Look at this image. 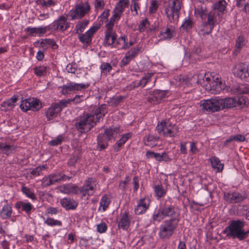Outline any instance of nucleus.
Here are the masks:
<instances>
[{
  "mask_svg": "<svg viewBox=\"0 0 249 249\" xmlns=\"http://www.w3.org/2000/svg\"><path fill=\"white\" fill-rule=\"evenodd\" d=\"M107 113L106 105H102L94 108L92 114L87 113L78 119L75 124L77 130L81 133L89 131L97 122Z\"/></svg>",
  "mask_w": 249,
  "mask_h": 249,
  "instance_id": "f257e3e1",
  "label": "nucleus"
},
{
  "mask_svg": "<svg viewBox=\"0 0 249 249\" xmlns=\"http://www.w3.org/2000/svg\"><path fill=\"white\" fill-rule=\"evenodd\" d=\"M245 222L241 220H231L229 223L228 227H226L224 232L227 233V236L233 238H237L242 240L246 238L249 233V230L245 231L243 228Z\"/></svg>",
  "mask_w": 249,
  "mask_h": 249,
  "instance_id": "f03ea898",
  "label": "nucleus"
},
{
  "mask_svg": "<svg viewBox=\"0 0 249 249\" xmlns=\"http://www.w3.org/2000/svg\"><path fill=\"white\" fill-rule=\"evenodd\" d=\"M179 215L177 209L173 205L165 204L153 214V218L154 221L158 222H160L166 217H169L168 220H179Z\"/></svg>",
  "mask_w": 249,
  "mask_h": 249,
  "instance_id": "7ed1b4c3",
  "label": "nucleus"
},
{
  "mask_svg": "<svg viewBox=\"0 0 249 249\" xmlns=\"http://www.w3.org/2000/svg\"><path fill=\"white\" fill-rule=\"evenodd\" d=\"M179 220H165L160 225L159 235L161 239L169 238L178 227Z\"/></svg>",
  "mask_w": 249,
  "mask_h": 249,
  "instance_id": "20e7f679",
  "label": "nucleus"
},
{
  "mask_svg": "<svg viewBox=\"0 0 249 249\" xmlns=\"http://www.w3.org/2000/svg\"><path fill=\"white\" fill-rule=\"evenodd\" d=\"M119 133V129L117 127L107 129L104 134H100L97 138L98 148L100 150L105 149L107 146V142L114 138Z\"/></svg>",
  "mask_w": 249,
  "mask_h": 249,
  "instance_id": "39448f33",
  "label": "nucleus"
},
{
  "mask_svg": "<svg viewBox=\"0 0 249 249\" xmlns=\"http://www.w3.org/2000/svg\"><path fill=\"white\" fill-rule=\"evenodd\" d=\"M156 130L159 134L167 137H175L178 132V127L169 121L160 122Z\"/></svg>",
  "mask_w": 249,
  "mask_h": 249,
  "instance_id": "423d86ee",
  "label": "nucleus"
},
{
  "mask_svg": "<svg viewBox=\"0 0 249 249\" xmlns=\"http://www.w3.org/2000/svg\"><path fill=\"white\" fill-rule=\"evenodd\" d=\"M96 188V181L93 178H89L85 181L84 185L79 188V194L82 199H89L92 196Z\"/></svg>",
  "mask_w": 249,
  "mask_h": 249,
  "instance_id": "0eeeda50",
  "label": "nucleus"
},
{
  "mask_svg": "<svg viewBox=\"0 0 249 249\" xmlns=\"http://www.w3.org/2000/svg\"><path fill=\"white\" fill-rule=\"evenodd\" d=\"M181 6L182 4H179V2L172 1L171 5L165 7V12L170 22L176 23L178 21Z\"/></svg>",
  "mask_w": 249,
  "mask_h": 249,
  "instance_id": "6e6552de",
  "label": "nucleus"
},
{
  "mask_svg": "<svg viewBox=\"0 0 249 249\" xmlns=\"http://www.w3.org/2000/svg\"><path fill=\"white\" fill-rule=\"evenodd\" d=\"M202 109L205 111L214 112L221 109V102L220 98H211L208 100H203L200 102Z\"/></svg>",
  "mask_w": 249,
  "mask_h": 249,
  "instance_id": "1a4fd4ad",
  "label": "nucleus"
},
{
  "mask_svg": "<svg viewBox=\"0 0 249 249\" xmlns=\"http://www.w3.org/2000/svg\"><path fill=\"white\" fill-rule=\"evenodd\" d=\"M90 7L88 2L80 3L75 6L74 9L71 10L69 15L71 19H80L83 18L90 10Z\"/></svg>",
  "mask_w": 249,
  "mask_h": 249,
  "instance_id": "9d476101",
  "label": "nucleus"
},
{
  "mask_svg": "<svg viewBox=\"0 0 249 249\" xmlns=\"http://www.w3.org/2000/svg\"><path fill=\"white\" fill-rule=\"evenodd\" d=\"M232 72L237 77L249 82V66L244 63L236 64L232 68Z\"/></svg>",
  "mask_w": 249,
  "mask_h": 249,
  "instance_id": "9b49d317",
  "label": "nucleus"
},
{
  "mask_svg": "<svg viewBox=\"0 0 249 249\" xmlns=\"http://www.w3.org/2000/svg\"><path fill=\"white\" fill-rule=\"evenodd\" d=\"M20 107L21 110L25 112L29 110L35 111L41 107V104L37 99L28 98L21 101Z\"/></svg>",
  "mask_w": 249,
  "mask_h": 249,
  "instance_id": "f8f14e48",
  "label": "nucleus"
},
{
  "mask_svg": "<svg viewBox=\"0 0 249 249\" xmlns=\"http://www.w3.org/2000/svg\"><path fill=\"white\" fill-rule=\"evenodd\" d=\"M88 85L71 82L62 87L61 93L64 95L69 94L71 91H81L86 89Z\"/></svg>",
  "mask_w": 249,
  "mask_h": 249,
  "instance_id": "ddd939ff",
  "label": "nucleus"
},
{
  "mask_svg": "<svg viewBox=\"0 0 249 249\" xmlns=\"http://www.w3.org/2000/svg\"><path fill=\"white\" fill-rule=\"evenodd\" d=\"M224 197L226 201L231 203H239L247 197L245 195L237 192L225 193Z\"/></svg>",
  "mask_w": 249,
  "mask_h": 249,
  "instance_id": "4468645a",
  "label": "nucleus"
},
{
  "mask_svg": "<svg viewBox=\"0 0 249 249\" xmlns=\"http://www.w3.org/2000/svg\"><path fill=\"white\" fill-rule=\"evenodd\" d=\"M54 30L63 32L70 27V23L67 22V18L64 16H60L53 23Z\"/></svg>",
  "mask_w": 249,
  "mask_h": 249,
  "instance_id": "2eb2a0df",
  "label": "nucleus"
},
{
  "mask_svg": "<svg viewBox=\"0 0 249 249\" xmlns=\"http://www.w3.org/2000/svg\"><path fill=\"white\" fill-rule=\"evenodd\" d=\"M98 27L92 26L84 34H79V39L81 42L86 44H89L91 41V38L94 34L98 30Z\"/></svg>",
  "mask_w": 249,
  "mask_h": 249,
  "instance_id": "dca6fc26",
  "label": "nucleus"
},
{
  "mask_svg": "<svg viewBox=\"0 0 249 249\" xmlns=\"http://www.w3.org/2000/svg\"><path fill=\"white\" fill-rule=\"evenodd\" d=\"M150 204L149 198L144 197L140 199L135 208V213L137 214H141L145 213L148 209Z\"/></svg>",
  "mask_w": 249,
  "mask_h": 249,
  "instance_id": "f3484780",
  "label": "nucleus"
},
{
  "mask_svg": "<svg viewBox=\"0 0 249 249\" xmlns=\"http://www.w3.org/2000/svg\"><path fill=\"white\" fill-rule=\"evenodd\" d=\"M129 2V0H119L117 2L113 10V13L117 18H120L124 11L125 8L128 6Z\"/></svg>",
  "mask_w": 249,
  "mask_h": 249,
  "instance_id": "a211bd4d",
  "label": "nucleus"
},
{
  "mask_svg": "<svg viewBox=\"0 0 249 249\" xmlns=\"http://www.w3.org/2000/svg\"><path fill=\"white\" fill-rule=\"evenodd\" d=\"M61 111V109L58 105L53 104L48 108L45 112V115L47 120L50 121L55 118Z\"/></svg>",
  "mask_w": 249,
  "mask_h": 249,
  "instance_id": "6ab92c4d",
  "label": "nucleus"
},
{
  "mask_svg": "<svg viewBox=\"0 0 249 249\" xmlns=\"http://www.w3.org/2000/svg\"><path fill=\"white\" fill-rule=\"evenodd\" d=\"M60 191L66 194L77 195L79 193V188L74 184H68L62 186Z\"/></svg>",
  "mask_w": 249,
  "mask_h": 249,
  "instance_id": "aec40b11",
  "label": "nucleus"
},
{
  "mask_svg": "<svg viewBox=\"0 0 249 249\" xmlns=\"http://www.w3.org/2000/svg\"><path fill=\"white\" fill-rule=\"evenodd\" d=\"M63 207L66 210H74L78 205V203L72 199L70 198H63L60 201Z\"/></svg>",
  "mask_w": 249,
  "mask_h": 249,
  "instance_id": "412c9836",
  "label": "nucleus"
},
{
  "mask_svg": "<svg viewBox=\"0 0 249 249\" xmlns=\"http://www.w3.org/2000/svg\"><path fill=\"white\" fill-rule=\"evenodd\" d=\"M220 101L221 102V109L237 107V100L234 98H227L224 99L220 98Z\"/></svg>",
  "mask_w": 249,
  "mask_h": 249,
  "instance_id": "4be33fe9",
  "label": "nucleus"
},
{
  "mask_svg": "<svg viewBox=\"0 0 249 249\" xmlns=\"http://www.w3.org/2000/svg\"><path fill=\"white\" fill-rule=\"evenodd\" d=\"M167 92L166 91L156 90L153 91V94L154 97L156 99L155 101H152L151 98H148L147 101L151 104H157L160 102V101L163 98L166 96Z\"/></svg>",
  "mask_w": 249,
  "mask_h": 249,
  "instance_id": "5701e85b",
  "label": "nucleus"
},
{
  "mask_svg": "<svg viewBox=\"0 0 249 249\" xmlns=\"http://www.w3.org/2000/svg\"><path fill=\"white\" fill-rule=\"evenodd\" d=\"M215 18V12L214 11H212L209 13L208 17V21L207 24L210 25V28L207 31H204V29H201V32L203 35L205 36L206 35H209L212 32V31L213 28L214 24V19Z\"/></svg>",
  "mask_w": 249,
  "mask_h": 249,
  "instance_id": "b1692460",
  "label": "nucleus"
},
{
  "mask_svg": "<svg viewBox=\"0 0 249 249\" xmlns=\"http://www.w3.org/2000/svg\"><path fill=\"white\" fill-rule=\"evenodd\" d=\"M130 219L127 213H124L122 214L120 220L118 223V226L119 229L127 230L130 225Z\"/></svg>",
  "mask_w": 249,
  "mask_h": 249,
  "instance_id": "393cba45",
  "label": "nucleus"
},
{
  "mask_svg": "<svg viewBox=\"0 0 249 249\" xmlns=\"http://www.w3.org/2000/svg\"><path fill=\"white\" fill-rule=\"evenodd\" d=\"M47 30V27H40L38 28L28 27L25 29V31L33 36L36 35L41 36L46 32Z\"/></svg>",
  "mask_w": 249,
  "mask_h": 249,
  "instance_id": "a878e982",
  "label": "nucleus"
},
{
  "mask_svg": "<svg viewBox=\"0 0 249 249\" xmlns=\"http://www.w3.org/2000/svg\"><path fill=\"white\" fill-rule=\"evenodd\" d=\"M56 177V175L55 174L44 177L41 180L42 185L43 187H47L57 182L58 179Z\"/></svg>",
  "mask_w": 249,
  "mask_h": 249,
  "instance_id": "bb28decb",
  "label": "nucleus"
},
{
  "mask_svg": "<svg viewBox=\"0 0 249 249\" xmlns=\"http://www.w3.org/2000/svg\"><path fill=\"white\" fill-rule=\"evenodd\" d=\"M117 36L113 30H106L105 42L107 45H112L116 40Z\"/></svg>",
  "mask_w": 249,
  "mask_h": 249,
  "instance_id": "cd10ccee",
  "label": "nucleus"
},
{
  "mask_svg": "<svg viewBox=\"0 0 249 249\" xmlns=\"http://www.w3.org/2000/svg\"><path fill=\"white\" fill-rule=\"evenodd\" d=\"M209 160L213 168L216 169L217 172L222 171L224 165L220 162L218 158L215 156H213L210 158Z\"/></svg>",
  "mask_w": 249,
  "mask_h": 249,
  "instance_id": "c85d7f7f",
  "label": "nucleus"
},
{
  "mask_svg": "<svg viewBox=\"0 0 249 249\" xmlns=\"http://www.w3.org/2000/svg\"><path fill=\"white\" fill-rule=\"evenodd\" d=\"M12 207L9 204H6L3 206L0 212L1 217L3 219H8L10 218L12 214Z\"/></svg>",
  "mask_w": 249,
  "mask_h": 249,
  "instance_id": "c756f323",
  "label": "nucleus"
},
{
  "mask_svg": "<svg viewBox=\"0 0 249 249\" xmlns=\"http://www.w3.org/2000/svg\"><path fill=\"white\" fill-rule=\"evenodd\" d=\"M17 101V98L14 96L10 99L4 101L2 104V107L4 108V110H9L13 108L15 106V103Z\"/></svg>",
  "mask_w": 249,
  "mask_h": 249,
  "instance_id": "7c9ffc66",
  "label": "nucleus"
},
{
  "mask_svg": "<svg viewBox=\"0 0 249 249\" xmlns=\"http://www.w3.org/2000/svg\"><path fill=\"white\" fill-rule=\"evenodd\" d=\"M110 202V198L106 195L103 196L100 202L99 211L102 210L103 212L106 211L108 208Z\"/></svg>",
  "mask_w": 249,
  "mask_h": 249,
  "instance_id": "2f4dec72",
  "label": "nucleus"
},
{
  "mask_svg": "<svg viewBox=\"0 0 249 249\" xmlns=\"http://www.w3.org/2000/svg\"><path fill=\"white\" fill-rule=\"evenodd\" d=\"M226 6L227 2L225 0H219L213 4V8L215 10L223 13L226 10Z\"/></svg>",
  "mask_w": 249,
  "mask_h": 249,
  "instance_id": "473e14b6",
  "label": "nucleus"
},
{
  "mask_svg": "<svg viewBox=\"0 0 249 249\" xmlns=\"http://www.w3.org/2000/svg\"><path fill=\"white\" fill-rule=\"evenodd\" d=\"M159 141V137H155L154 136L151 135H149L147 136L144 140L145 144L146 145L149 146L150 147H153L155 145H157Z\"/></svg>",
  "mask_w": 249,
  "mask_h": 249,
  "instance_id": "72a5a7b5",
  "label": "nucleus"
},
{
  "mask_svg": "<svg viewBox=\"0 0 249 249\" xmlns=\"http://www.w3.org/2000/svg\"><path fill=\"white\" fill-rule=\"evenodd\" d=\"M17 209H21L27 213H29L32 209L33 206L30 203H25L22 201L17 202L15 205Z\"/></svg>",
  "mask_w": 249,
  "mask_h": 249,
  "instance_id": "f704fd0d",
  "label": "nucleus"
},
{
  "mask_svg": "<svg viewBox=\"0 0 249 249\" xmlns=\"http://www.w3.org/2000/svg\"><path fill=\"white\" fill-rule=\"evenodd\" d=\"M194 25V22L190 18H186L182 24L180 29L183 31H186L191 29Z\"/></svg>",
  "mask_w": 249,
  "mask_h": 249,
  "instance_id": "c9c22d12",
  "label": "nucleus"
},
{
  "mask_svg": "<svg viewBox=\"0 0 249 249\" xmlns=\"http://www.w3.org/2000/svg\"><path fill=\"white\" fill-rule=\"evenodd\" d=\"M175 32L174 30L166 28L164 31L160 32V37L161 39H170L174 36Z\"/></svg>",
  "mask_w": 249,
  "mask_h": 249,
  "instance_id": "e433bc0d",
  "label": "nucleus"
},
{
  "mask_svg": "<svg viewBox=\"0 0 249 249\" xmlns=\"http://www.w3.org/2000/svg\"><path fill=\"white\" fill-rule=\"evenodd\" d=\"M50 46L53 49H56L58 46L56 44L55 42L51 39H42L40 42V46L43 47L46 45Z\"/></svg>",
  "mask_w": 249,
  "mask_h": 249,
  "instance_id": "4c0bfd02",
  "label": "nucleus"
},
{
  "mask_svg": "<svg viewBox=\"0 0 249 249\" xmlns=\"http://www.w3.org/2000/svg\"><path fill=\"white\" fill-rule=\"evenodd\" d=\"M48 67L45 66H41L36 67L34 69L35 73L38 76H42L45 75L47 72Z\"/></svg>",
  "mask_w": 249,
  "mask_h": 249,
  "instance_id": "58836bf2",
  "label": "nucleus"
},
{
  "mask_svg": "<svg viewBox=\"0 0 249 249\" xmlns=\"http://www.w3.org/2000/svg\"><path fill=\"white\" fill-rule=\"evenodd\" d=\"M15 148L16 146L14 145H9L1 143L0 150L4 153L8 155L12 153L13 151L15 150Z\"/></svg>",
  "mask_w": 249,
  "mask_h": 249,
  "instance_id": "ea45409f",
  "label": "nucleus"
},
{
  "mask_svg": "<svg viewBox=\"0 0 249 249\" xmlns=\"http://www.w3.org/2000/svg\"><path fill=\"white\" fill-rule=\"evenodd\" d=\"M88 23L89 21L88 20H84L79 22L75 26L76 33L80 34L83 32Z\"/></svg>",
  "mask_w": 249,
  "mask_h": 249,
  "instance_id": "a19ab883",
  "label": "nucleus"
},
{
  "mask_svg": "<svg viewBox=\"0 0 249 249\" xmlns=\"http://www.w3.org/2000/svg\"><path fill=\"white\" fill-rule=\"evenodd\" d=\"M152 75L153 74L151 73L146 74L140 81L137 82V84L135 85V86H142V87H144L149 81Z\"/></svg>",
  "mask_w": 249,
  "mask_h": 249,
  "instance_id": "79ce46f5",
  "label": "nucleus"
},
{
  "mask_svg": "<svg viewBox=\"0 0 249 249\" xmlns=\"http://www.w3.org/2000/svg\"><path fill=\"white\" fill-rule=\"evenodd\" d=\"M154 192L158 197H161L165 195L166 190L164 189L161 185H157L154 187Z\"/></svg>",
  "mask_w": 249,
  "mask_h": 249,
  "instance_id": "37998d69",
  "label": "nucleus"
},
{
  "mask_svg": "<svg viewBox=\"0 0 249 249\" xmlns=\"http://www.w3.org/2000/svg\"><path fill=\"white\" fill-rule=\"evenodd\" d=\"M245 39L242 36H239L236 40L235 51L239 52L241 49L245 45Z\"/></svg>",
  "mask_w": 249,
  "mask_h": 249,
  "instance_id": "c03bdc74",
  "label": "nucleus"
},
{
  "mask_svg": "<svg viewBox=\"0 0 249 249\" xmlns=\"http://www.w3.org/2000/svg\"><path fill=\"white\" fill-rule=\"evenodd\" d=\"M77 98H79L78 96H75L73 99H69L67 100H62L58 103H55V105H58V106L62 108L67 107L68 104H70L71 102H72V100H75Z\"/></svg>",
  "mask_w": 249,
  "mask_h": 249,
  "instance_id": "a18cd8bd",
  "label": "nucleus"
},
{
  "mask_svg": "<svg viewBox=\"0 0 249 249\" xmlns=\"http://www.w3.org/2000/svg\"><path fill=\"white\" fill-rule=\"evenodd\" d=\"M21 190L23 193L29 198L32 200H35L36 198L35 194L29 188L23 186Z\"/></svg>",
  "mask_w": 249,
  "mask_h": 249,
  "instance_id": "49530a36",
  "label": "nucleus"
},
{
  "mask_svg": "<svg viewBox=\"0 0 249 249\" xmlns=\"http://www.w3.org/2000/svg\"><path fill=\"white\" fill-rule=\"evenodd\" d=\"M36 3L38 5H40L42 7H45L46 8L54 6L55 4V2L53 0H48L47 1L44 0H37Z\"/></svg>",
  "mask_w": 249,
  "mask_h": 249,
  "instance_id": "de8ad7c7",
  "label": "nucleus"
},
{
  "mask_svg": "<svg viewBox=\"0 0 249 249\" xmlns=\"http://www.w3.org/2000/svg\"><path fill=\"white\" fill-rule=\"evenodd\" d=\"M149 22L147 19L142 20L138 26V30L140 32H144L149 26Z\"/></svg>",
  "mask_w": 249,
  "mask_h": 249,
  "instance_id": "09e8293b",
  "label": "nucleus"
},
{
  "mask_svg": "<svg viewBox=\"0 0 249 249\" xmlns=\"http://www.w3.org/2000/svg\"><path fill=\"white\" fill-rule=\"evenodd\" d=\"M45 223L47 224L48 226H61L62 225V223L60 221L55 220L52 218H48L45 221Z\"/></svg>",
  "mask_w": 249,
  "mask_h": 249,
  "instance_id": "8fccbe9b",
  "label": "nucleus"
},
{
  "mask_svg": "<svg viewBox=\"0 0 249 249\" xmlns=\"http://www.w3.org/2000/svg\"><path fill=\"white\" fill-rule=\"evenodd\" d=\"M100 69L102 73L107 74L112 69V67L108 63H102L100 66Z\"/></svg>",
  "mask_w": 249,
  "mask_h": 249,
  "instance_id": "3c124183",
  "label": "nucleus"
},
{
  "mask_svg": "<svg viewBox=\"0 0 249 249\" xmlns=\"http://www.w3.org/2000/svg\"><path fill=\"white\" fill-rule=\"evenodd\" d=\"M130 136V134H125L122 136L121 138L116 142L119 149L122 146Z\"/></svg>",
  "mask_w": 249,
  "mask_h": 249,
  "instance_id": "603ef678",
  "label": "nucleus"
},
{
  "mask_svg": "<svg viewBox=\"0 0 249 249\" xmlns=\"http://www.w3.org/2000/svg\"><path fill=\"white\" fill-rule=\"evenodd\" d=\"M120 18H117V17L115 16V14L113 13V15L110 18L109 21L106 25L107 30H112V28L114 25V22L118 20Z\"/></svg>",
  "mask_w": 249,
  "mask_h": 249,
  "instance_id": "864d4df0",
  "label": "nucleus"
},
{
  "mask_svg": "<svg viewBox=\"0 0 249 249\" xmlns=\"http://www.w3.org/2000/svg\"><path fill=\"white\" fill-rule=\"evenodd\" d=\"M155 159L157 160L158 161H168L169 160V158L168 157V155L166 153H162L161 154L159 153H157V155L156 156Z\"/></svg>",
  "mask_w": 249,
  "mask_h": 249,
  "instance_id": "5fc2aeb1",
  "label": "nucleus"
},
{
  "mask_svg": "<svg viewBox=\"0 0 249 249\" xmlns=\"http://www.w3.org/2000/svg\"><path fill=\"white\" fill-rule=\"evenodd\" d=\"M105 6L104 0H95L94 7L96 11L102 10Z\"/></svg>",
  "mask_w": 249,
  "mask_h": 249,
  "instance_id": "6e6d98bb",
  "label": "nucleus"
},
{
  "mask_svg": "<svg viewBox=\"0 0 249 249\" xmlns=\"http://www.w3.org/2000/svg\"><path fill=\"white\" fill-rule=\"evenodd\" d=\"M230 91L233 94H241V85H233Z\"/></svg>",
  "mask_w": 249,
  "mask_h": 249,
  "instance_id": "4d7b16f0",
  "label": "nucleus"
},
{
  "mask_svg": "<svg viewBox=\"0 0 249 249\" xmlns=\"http://www.w3.org/2000/svg\"><path fill=\"white\" fill-rule=\"evenodd\" d=\"M117 43L122 45V49H126L128 48V44L126 42V37L125 36L119 37L117 40Z\"/></svg>",
  "mask_w": 249,
  "mask_h": 249,
  "instance_id": "13d9d810",
  "label": "nucleus"
},
{
  "mask_svg": "<svg viewBox=\"0 0 249 249\" xmlns=\"http://www.w3.org/2000/svg\"><path fill=\"white\" fill-rule=\"evenodd\" d=\"M46 168L45 165L38 166L33 170L31 174L33 175L39 176L41 174V172Z\"/></svg>",
  "mask_w": 249,
  "mask_h": 249,
  "instance_id": "bf43d9fd",
  "label": "nucleus"
},
{
  "mask_svg": "<svg viewBox=\"0 0 249 249\" xmlns=\"http://www.w3.org/2000/svg\"><path fill=\"white\" fill-rule=\"evenodd\" d=\"M158 1L156 0H152L149 7V12L152 14L155 13L158 9Z\"/></svg>",
  "mask_w": 249,
  "mask_h": 249,
  "instance_id": "052dcab7",
  "label": "nucleus"
},
{
  "mask_svg": "<svg viewBox=\"0 0 249 249\" xmlns=\"http://www.w3.org/2000/svg\"><path fill=\"white\" fill-rule=\"evenodd\" d=\"M138 0H131L132 5L131 6V10L132 12H135V15L138 14V10L140 9L139 5L137 1Z\"/></svg>",
  "mask_w": 249,
  "mask_h": 249,
  "instance_id": "680f3d73",
  "label": "nucleus"
},
{
  "mask_svg": "<svg viewBox=\"0 0 249 249\" xmlns=\"http://www.w3.org/2000/svg\"><path fill=\"white\" fill-rule=\"evenodd\" d=\"M63 140L61 136H58L55 139L49 142L50 145L52 146H55L60 144Z\"/></svg>",
  "mask_w": 249,
  "mask_h": 249,
  "instance_id": "e2e57ef3",
  "label": "nucleus"
},
{
  "mask_svg": "<svg viewBox=\"0 0 249 249\" xmlns=\"http://www.w3.org/2000/svg\"><path fill=\"white\" fill-rule=\"evenodd\" d=\"M56 175V178L58 180V182L60 181H65L70 179L72 176H67L65 175H61L60 174H55Z\"/></svg>",
  "mask_w": 249,
  "mask_h": 249,
  "instance_id": "0e129e2a",
  "label": "nucleus"
},
{
  "mask_svg": "<svg viewBox=\"0 0 249 249\" xmlns=\"http://www.w3.org/2000/svg\"><path fill=\"white\" fill-rule=\"evenodd\" d=\"M129 53H126L125 57L123 59L121 62V66H126L132 59Z\"/></svg>",
  "mask_w": 249,
  "mask_h": 249,
  "instance_id": "69168bd1",
  "label": "nucleus"
},
{
  "mask_svg": "<svg viewBox=\"0 0 249 249\" xmlns=\"http://www.w3.org/2000/svg\"><path fill=\"white\" fill-rule=\"evenodd\" d=\"M107 230V225L104 223H101L97 225V231L100 233H104Z\"/></svg>",
  "mask_w": 249,
  "mask_h": 249,
  "instance_id": "338daca9",
  "label": "nucleus"
},
{
  "mask_svg": "<svg viewBox=\"0 0 249 249\" xmlns=\"http://www.w3.org/2000/svg\"><path fill=\"white\" fill-rule=\"evenodd\" d=\"M247 106V103H246V101L243 98H240L237 100V107L243 108L244 107Z\"/></svg>",
  "mask_w": 249,
  "mask_h": 249,
  "instance_id": "774afa93",
  "label": "nucleus"
}]
</instances>
